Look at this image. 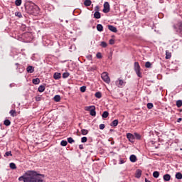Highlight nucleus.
<instances>
[{"label": "nucleus", "mask_w": 182, "mask_h": 182, "mask_svg": "<svg viewBox=\"0 0 182 182\" xmlns=\"http://www.w3.org/2000/svg\"><path fill=\"white\" fill-rule=\"evenodd\" d=\"M69 75H70L69 73H64L63 74V79H66V78L69 77Z\"/></svg>", "instance_id": "4c0bfd02"}, {"label": "nucleus", "mask_w": 182, "mask_h": 182, "mask_svg": "<svg viewBox=\"0 0 182 182\" xmlns=\"http://www.w3.org/2000/svg\"><path fill=\"white\" fill-rule=\"evenodd\" d=\"M80 92H82V93H85V92H86V86H82L80 88Z\"/></svg>", "instance_id": "58836bf2"}, {"label": "nucleus", "mask_w": 182, "mask_h": 182, "mask_svg": "<svg viewBox=\"0 0 182 182\" xmlns=\"http://www.w3.org/2000/svg\"><path fill=\"white\" fill-rule=\"evenodd\" d=\"M38 92H40V93H42V92H45V86L40 85L38 87Z\"/></svg>", "instance_id": "393cba45"}, {"label": "nucleus", "mask_w": 182, "mask_h": 182, "mask_svg": "<svg viewBox=\"0 0 182 182\" xmlns=\"http://www.w3.org/2000/svg\"><path fill=\"white\" fill-rule=\"evenodd\" d=\"M4 124V126H11V121L9 119H5Z\"/></svg>", "instance_id": "7c9ffc66"}, {"label": "nucleus", "mask_w": 182, "mask_h": 182, "mask_svg": "<svg viewBox=\"0 0 182 182\" xmlns=\"http://www.w3.org/2000/svg\"><path fill=\"white\" fill-rule=\"evenodd\" d=\"M81 133L82 136H86L89 133V131L87 129H82Z\"/></svg>", "instance_id": "72a5a7b5"}, {"label": "nucleus", "mask_w": 182, "mask_h": 182, "mask_svg": "<svg viewBox=\"0 0 182 182\" xmlns=\"http://www.w3.org/2000/svg\"><path fill=\"white\" fill-rule=\"evenodd\" d=\"M68 141L70 143V144H72V143H75V141L73 140V138L69 137L68 138Z\"/></svg>", "instance_id": "ea45409f"}, {"label": "nucleus", "mask_w": 182, "mask_h": 182, "mask_svg": "<svg viewBox=\"0 0 182 182\" xmlns=\"http://www.w3.org/2000/svg\"><path fill=\"white\" fill-rule=\"evenodd\" d=\"M135 177L136 178H140V177H141V170L138 169L136 171Z\"/></svg>", "instance_id": "2eb2a0df"}, {"label": "nucleus", "mask_w": 182, "mask_h": 182, "mask_svg": "<svg viewBox=\"0 0 182 182\" xmlns=\"http://www.w3.org/2000/svg\"><path fill=\"white\" fill-rule=\"evenodd\" d=\"M95 97H97V99H100L102 97V92H97L95 94Z\"/></svg>", "instance_id": "2f4dec72"}, {"label": "nucleus", "mask_w": 182, "mask_h": 182, "mask_svg": "<svg viewBox=\"0 0 182 182\" xmlns=\"http://www.w3.org/2000/svg\"><path fill=\"white\" fill-rule=\"evenodd\" d=\"M87 110L90 111V116H96V107L95 106L89 107Z\"/></svg>", "instance_id": "423d86ee"}, {"label": "nucleus", "mask_w": 182, "mask_h": 182, "mask_svg": "<svg viewBox=\"0 0 182 182\" xmlns=\"http://www.w3.org/2000/svg\"><path fill=\"white\" fill-rule=\"evenodd\" d=\"M134 136L136 140H140V139H141V135L140 134L134 133Z\"/></svg>", "instance_id": "cd10ccee"}, {"label": "nucleus", "mask_w": 182, "mask_h": 182, "mask_svg": "<svg viewBox=\"0 0 182 182\" xmlns=\"http://www.w3.org/2000/svg\"><path fill=\"white\" fill-rule=\"evenodd\" d=\"M79 149H80V150H83V145L82 144H80V145H79Z\"/></svg>", "instance_id": "603ef678"}, {"label": "nucleus", "mask_w": 182, "mask_h": 182, "mask_svg": "<svg viewBox=\"0 0 182 182\" xmlns=\"http://www.w3.org/2000/svg\"><path fill=\"white\" fill-rule=\"evenodd\" d=\"M134 69L139 77H141V73H140L141 68L139 62H135L134 64Z\"/></svg>", "instance_id": "7ed1b4c3"}, {"label": "nucleus", "mask_w": 182, "mask_h": 182, "mask_svg": "<svg viewBox=\"0 0 182 182\" xmlns=\"http://www.w3.org/2000/svg\"><path fill=\"white\" fill-rule=\"evenodd\" d=\"M124 163V161H123V160H120V161H119V164H123Z\"/></svg>", "instance_id": "5fc2aeb1"}, {"label": "nucleus", "mask_w": 182, "mask_h": 182, "mask_svg": "<svg viewBox=\"0 0 182 182\" xmlns=\"http://www.w3.org/2000/svg\"><path fill=\"white\" fill-rule=\"evenodd\" d=\"M61 77V74L59 73H55L54 75H53V78L55 80H59V79H60Z\"/></svg>", "instance_id": "4468645a"}, {"label": "nucleus", "mask_w": 182, "mask_h": 182, "mask_svg": "<svg viewBox=\"0 0 182 182\" xmlns=\"http://www.w3.org/2000/svg\"><path fill=\"white\" fill-rule=\"evenodd\" d=\"M25 182H43V176L35 171H28Z\"/></svg>", "instance_id": "f257e3e1"}, {"label": "nucleus", "mask_w": 182, "mask_h": 182, "mask_svg": "<svg viewBox=\"0 0 182 182\" xmlns=\"http://www.w3.org/2000/svg\"><path fill=\"white\" fill-rule=\"evenodd\" d=\"M127 139H128L129 141H130L131 143H134V135H133L132 134H127Z\"/></svg>", "instance_id": "6e6552de"}, {"label": "nucleus", "mask_w": 182, "mask_h": 182, "mask_svg": "<svg viewBox=\"0 0 182 182\" xmlns=\"http://www.w3.org/2000/svg\"><path fill=\"white\" fill-rule=\"evenodd\" d=\"M101 17L102 16L100 15V12L95 11V13L94 14V18H95V19H100Z\"/></svg>", "instance_id": "f3484780"}, {"label": "nucleus", "mask_w": 182, "mask_h": 182, "mask_svg": "<svg viewBox=\"0 0 182 182\" xmlns=\"http://www.w3.org/2000/svg\"><path fill=\"white\" fill-rule=\"evenodd\" d=\"M109 31H111V32H117V28L114 27V26L109 25L108 26Z\"/></svg>", "instance_id": "9b49d317"}, {"label": "nucleus", "mask_w": 182, "mask_h": 182, "mask_svg": "<svg viewBox=\"0 0 182 182\" xmlns=\"http://www.w3.org/2000/svg\"><path fill=\"white\" fill-rule=\"evenodd\" d=\"M109 45H114V40L110 39L109 40Z\"/></svg>", "instance_id": "8fccbe9b"}, {"label": "nucleus", "mask_w": 182, "mask_h": 182, "mask_svg": "<svg viewBox=\"0 0 182 182\" xmlns=\"http://www.w3.org/2000/svg\"><path fill=\"white\" fill-rule=\"evenodd\" d=\"M145 68H151V62H146V63H145Z\"/></svg>", "instance_id": "e433bc0d"}, {"label": "nucleus", "mask_w": 182, "mask_h": 182, "mask_svg": "<svg viewBox=\"0 0 182 182\" xmlns=\"http://www.w3.org/2000/svg\"><path fill=\"white\" fill-rule=\"evenodd\" d=\"M4 156H6L7 157H9V156H12V152L6 151Z\"/></svg>", "instance_id": "de8ad7c7"}, {"label": "nucleus", "mask_w": 182, "mask_h": 182, "mask_svg": "<svg viewBox=\"0 0 182 182\" xmlns=\"http://www.w3.org/2000/svg\"><path fill=\"white\" fill-rule=\"evenodd\" d=\"M152 107H154L153 103L149 102V103L147 104V108H148V109H151Z\"/></svg>", "instance_id": "a18cd8bd"}, {"label": "nucleus", "mask_w": 182, "mask_h": 182, "mask_svg": "<svg viewBox=\"0 0 182 182\" xmlns=\"http://www.w3.org/2000/svg\"><path fill=\"white\" fill-rule=\"evenodd\" d=\"M101 46L102 48H107V43L105 41L101 42Z\"/></svg>", "instance_id": "37998d69"}, {"label": "nucleus", "mask_w": 182, "mask_h": 182, "mask_svg": "<svg viewBox=\"0 0 182 182\" xmlns=\"http://www.w3.org/2000/svg\"><path fill=\"white\" fill-rule=\"evenodd\" d=\"M15 15L18 16V18H22V14L21 12H16Z\"/></svg>", "instance_id": "c03bdc74"}, {"label": "nucleus", "mask_w": 182, "mask_h": 182, "mask_svg": "<svg viewBox=\"0 0 182 182\" xmlns=\"http://www.w3.org/2000/svg\"><path fill=\"white\" fill-rule=\"evenodd\" d=\"M116 85L118 86V87H120L121 86H124L126 85V82L123 81L122 79H118V80L116 81Z\"/></svg>", "instance_id": "1a4fd4ad"}, {"label": "nucleus", "mask_w": 182, "mask_h": 182, "mask_svg": "<svg viewBox=\"0 0 182 182\" xmlns=\"http://www.w3.org/2000/svg\"><path fill=\"white\" fill-rule=\"evenodd\" d=\"M84 5L85 6H90V5H92V1H90V0H85L84 1Z\"/></svg>", "instance_id": "5701e85b"}, {"label": "nucleus", "mask_w": 182, "mask_h": 182, "mask_svg": "<svg viewBox=\"0 0 182 182\" xmlns=\"http://www.w3.org/2000/svg\"><path fill=\"white\" fill-rule=\"evenodd\" d=\"M129 159L132 163H136L137 161V156L136 155H131Z\"/></svg>", "instance_id": "f8f14e48"}, {"label": "nucleus", "mask_w": 182, "mask_h": 182, "mask_svg": "<svg viewBox=\"0 0 182 182\" xmlns=\"http://www.w3.org/2000/svg\"><path fill=\"white\" fill-rule=\"evenodd\" d=\"M110 132H113V129H110Z\"/></svg>", "instance_id": "13d9d810"}, {"label": "nucleus", "mask_w": 182, "mask_h": 182, "mask_svg": "<svg viewBox=\"0 0 182 182\" xmlns=\"http://www.w3.org/2000/svg\"><path fill=\"white\" fill-rule=\"evenodd\" d=\"M166 59H171V53L168 50L166 51Z\"/></svg>", "instance_id": "412c9836"}, {"label": "nucleus", "mask_w": 182, "mask_h": 182, "mask_svg": "<svg viewBox=\"0 0 182 182\" xmlns=\"http://www.w3.org/2000/svg\"><path fill=\"white\" fill-rule=\"evenodd\" d=\"M15 5L16 6H21V5H22V0H16Z\"/></svg>", "instance_id": "c85d7f7f"}, {"label": "nucleus", "mask_w": 182, "mask_h": 182, "mask_svg": "<svg viewBox=\"0 0 182 182\" xmlns=\"http://www.w3.org/2000/svg\"><path fill=\"white\" fill-rule=\"evenodd\" d=\"M41 100H42V96L38 95V96L36 97V102H41Z\"/></svg>", "instance_id": "a19ab883"}, {"label": "nucleus", "mask_w": 182, "mask_h": 182, "mask_svg": "<svg viewBox=\"0 0 182 182\" xmlns=\"http://www.w3.org/2000/svg\"><path fill=\"white\" fill-rule=\"evenodd\" d=\"M175 178H177V180H181L182 179V173L181 172H177L175 175Z\"/></svg>", "instance_id": "a211bd4d"}, {"label": "nucleus", "mask_w": 182, "mask_h": 182, "mask_svg": "<svg viewBox=\"0 0 182 182\" xmlns=\"http://www.w3.org/2000/svg\"><path fill=\"white\" fill-rule=\"evenodd\" d=\"M96 56H97V58L98 59H101V58H102V53H97V55H96Z\"/></svg>", "instance_id": "09e8293b"}, {"label": "nucleus", "mask_w": 182, "mask_h": 182, "mask_svg": "<svg viewBox=\"0 0 182 182\" xmlns=\"http://www.w3.org/2000/svg\"><path fill=\"white\" fill-rule=\"evenodd\" d=\"M9 114L12 117H15V116H16V111L14 110V109H11L10 112H9Z\"/></svg>", "instance_id": "bb28decb"}, {"label": "nucleus", "mask_w": 182, "mask_h": 182, "mask_svg": "<svg viewBox=\"0 0 182 182\" xmlns=\"http://www.w3.org/2000/svg\"><path fill=\"white\" fill-rule=\"evenodd\" d=\"M101 77L105 83H110V77H109V74L106 72H104L101 74Z\"/></svg>", "instance_id": "20e7f679"}, {"label": "nucleus", "mask_w": 182, "mask_h": 182, "mask_svg": "<svg viewBox=\"0 0 182 182\" xmlns=\"http://www.w3.org/2000/svg\"><path fill=\"white\" fill-rule=\"evenodd\" d=\"M176 106H177V107H181V106H182V101L180 100L176 101Z\"/></svg>", "instance_id": "f704fd0d"}, {"label": "nucleus", "mask_w": 182, "mask_h": 182, "mask_svg": "<svg viewBox=\"0 0 182 182\" xmlns=\"http://www.w3.org/2000/svg\"><path fill=\"white\" fill-rule=\"evenodd\" d=\"M105 127H106V126L105 125V124H100V130H103Z\"/></svg>", "instance_id": "49530a36"}, {"label": "nucleus", "mask_w": 182, "mask_h": 182, "mask_svg": "<svg viewBox=\"0 0 182 182\" xmlns=\"http://www.w3.org/2000/svg\"><path fill=\"white\" fill-rule=\"evenodd\" d=\"M160 176V173L159 171H154L153 173V177H154V178H159Z\"/></svg>", "instance_id": "a878e982"}, {"label": "nucleus", "mask_w": 182, "mask_h": 182, "mask_svg": "<svg viewBox=\"0 0 182 182\" xmlns=\"http://www.w3.org/2000/svg\"><path fill=\"white\" fill-rule=\"evenodd\" d=\"M97 30L98 31V32H102L103 31V26L102 24H97Z\"/></svg>", "instance_id": "aec40b11"}, {"label": "nucleus", "mask_w": 182, "mask_h": 182, "mask_svg": "<svg viewBox=\"0 0 182 182\" xmlns=\"http://www.w3.org/2000/svg\"><path fill=\"white\" fill-rule=\"evenodd\" d=\"M86 141H87V137L83 136L81 138V143H86Z\"/></svg>", "instance_id": "79ce46f5"}, {"label": "nucleus", "mask_w": 182, "mask_h": 182, "mask_svg": "<svg viewBox=\"0 0 182 182\" xmlns=\"http://www.w3.org/2000/svg\"><path fill=\"white\" fill-rule=\"evenodd\" d=\"M27 177H28V172H26L24 176L19 177L18 180L19 181L25 182V180L26 179Z\"/></svg>", "instance_id": "dca6fc26"}, {"label": "nucleus", "mask_w": 182, "mask_h": 182, "mask_svg": "<svg viewBox=\"0 0 182 182\" xmlns=\"http://www.w3.org/2000/svg\"><path fill=\"white\" fill-rule=\"evenodd\" d=\"M26 70L28 73H33V72H35V68H33L32 65H30L27 67Z\"/></svg>", "instance_id": "9d476101"}, {"label": "nucleus", "mask_w": 182, "mask_h": 182, "mask_svg": "<svg viewBox=\"0 0 182 182\" xmlns=\"http://www.w3.org/2000/svg\"><path fill=\"white\" fill-rule=\"evenodd\" d=\"M102 12H104V14H109V12H110V4H109V2L105 1L104 3V9Z\"/></svg>", "instance_id": "39448f33"}, {"label": "nucleus", "mask_w": 182, "mask_h": 182, "mask_svg": "<svg viewBox=\"0 0 182 182\" xmlns=\"http://www.w3.org/2000/svg\"><path fill=\"white\" fill-rule=\"evenodd\" d=\"M181 120H182V118H178L177 120L178 123H180V122H181Z\"/></svg>", "instance_id": "864d4df0"}, {"label": "nucleus", "mask_w": 182, "mask_h": 182, "mask_svg": "<svg viewBox=\"0 0 182 182\" xmlns=\"http://www.w3.org/2000/svg\"><path fill=\"white\" fill-rule=\"evenodd\" d=\"M174 29H177L178 28V32L182 35V23L179 22L176 25L173 26Z\"/></svg>", "instance_id": "0eeeda50"}, {"label": "nucleus", "mask_w": 182, "mask_h": 182, "mask_svg": "<svg viewBox=\"0 0 182 182\" xmlns=\"http://www.w3.org/2000/svg\"><path fill=\"white\" fill-rule=\"evenodd\" d=\"M53 100L55 102H60V95H55L54 97H53Z\"/></svg>", "instance_id": "c756f323"}, {"label": "nucleus", "mask_w": 182, "mask_h": 182, "mask_svg": "<svg viewBox=\"0 0 182 182\" xmlns=\"http://www.w3.org/2000/svg\"><path fill=\"white\" fill-rule=\"evenodd\" d=\"M60 144H61L63 147H65V146H68V141H65V140H63V141H61Z\"/></svg>", "instance_id": "c9c22d12"}, {"label": "nucleus", "mask_w": 182, "mask_h": 182, "mask_svg": "<svg viewBox=\"0 0 182 182\" xmlns=\"http://www.w3.org/2000/svg\"><path fill=\"white\" fill-rule=\"evenodd\" d=\"M145 182H151V181L147 180V178H145Z\"/></svg>", "instance_id": "6e6d98bb"}, {"label": "nucleus", "mask_w": 182, "mask_h": 182, "mask_svg": "<svg viewBox=\"0 0 182 182\" xmlns=\"http://www.w3.org/2000/svg\"><path fill=\"white\" fill-rule=\"evenodd\" d=\"M9 167L11 170H16V164H15V163H10Z\"/></svg>", "instance_id": "b1692460"}, {"label": "nucleus", "mask_w": 182, "mask_h": 182, "mask_svg": "<svg viewBox=\"0 0 182 182\" xmlns=\"http://www.w3.org/2000/svg\"><path fill=\"white\" fill-rule=\"evenodd\" d=\"M26 9H28V11L31 12V14H35V12H39V7L34 4H29L28 6H27Z\"/></svg>", "instance_id": "f03ea898"}, {"label": "nucleus", "mask_w": 182, "mask_h": 182, "mask_svg": "<svg viewBox=\"0 0 182 182\" xmlns=\"http://www.w3.org/2000/svg\"><path fill=\"white\" fill-rule=\"evenodd\" d=\"M171 179V176H170V174L166 173L164 175V181H170Z\"/></svg>", "instance_id": "ddd939ff"}, {"label": "nucleus", "mask_w": 182, "mask_h": 182, "mask_svg": "<svg viewBox=\"0 0 182 182\" xmlns=\"http://www.w3.org/2000/svg\"><path fill=\"white\" fill-rule=\"evenodd\" d=\"M119 124V120L114 119L111 124L110 126H112L113 127H116Z\"/></svg>", "instance_id": "6ab92c4d"}, {"label": "nucleus", "mask_w": 182, "mask_h": 182, "mask_svg": "<svg viewBox=\"0 0 182 182\" xmlns=\"http://www.w3.org/2000/svg\"><path fill=\"white\" fill-rule=\"evenodd\" d=\"M95 12H99V6H97L95 9Z\"/></svg>", "instance_id": "3c124183"}, {"label": "nucleus", "mask_w": 182, "mask_h": 182, "mask_svg": "<svg viewBox=\"0 0 182 182\" xmlns=\"http://www.w3.org/2000/svg\"><path fill=\"white\" fill-rule=\"evenodd\" d=\"M102 116L104 119H107V117H109V112L105 111L103 112Z\"/></svg>", "instance_id": "473e14b6"}, {"label": "nucleus", "mask_w": 182, "mask_h": 182, "mask_svg": "<svg viewBox=\"0 0 182 182\" xmlns=\"http://www.w3.org/2000/svg\"><path fill=\"white\" fill-rule=\"evenodd\" d=\"M18 65H19L18 63H16V66H18Z\"/></svg>", "instance_id": "4d7b16f0"}, {"label": "nucleus", "mask_w": 182, "mask_h": 182, "mask_svg": "<svg viewBox=\"0 0 182 182\" xmlns=\"http://www.w3.org/2000/svg\"><path fill=\"white\" fill-rule=\"evenodd\" d=\"M33 85H39L41 83V80L39 78H34L33 79Z\"/></svg>", "instance_id": "4be33fe9"}]
</instances>
